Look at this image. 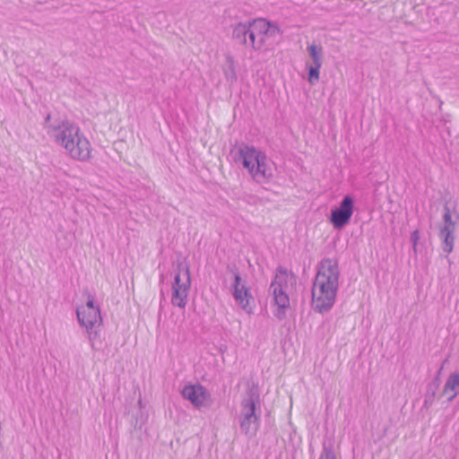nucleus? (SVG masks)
Instances as JSON below:
<instances>
[{
	"label": "nucleus",
	"instance_id": "f257e3e1",
	"mask_svg": "<svg viewBox=\"0 0 459 459\" xmlns=\"http://www.w3.org/2000/svg\"><path fill=\"white\" fill-rule=\"evenodd\" d=\"M50 115H48L44 125L48 135L60 144L71 158L87 160L91 154V144L78 126L69 120H56L50 123Z\"/></svg>",
	"mask_w": 459,
	"mask_h": 459
},
{
	"label": "nucleus",
	"instance_id": "f03ea898",
	"mask_svg": "<svg viewBox=\"0 0 459 459\" xmlns=\"http://www.w3.org/2000/svg\"><path fill=\"white\" fill-rule=\"evenodd\" d=\"M340 271L338 263L324 259L320 263L312 288V307L324 314L333 306L339 288Z\"/></svg>",
	"mask_w": 459,
	"mask_h": 459
},
{
	"label": "nucleus",
	"instance_id": "7ed1b4c3",
	"mask_svg": "<svg viewBox=\"0 0 459 459\" xmlns=\"http://www.w3.org/2000/svg\"><path fill=\"white\" fill-rule=\"evenodd\" d=\"M340 271L338 263L324 259L320 263L312 288V307L324 314L333 306L339 288Z\"/></svg>",
	"mask_w": 459,
	"mask_h": 459
},
{
	"label": "nucleus",
	"instance_id": "20e7f679",
	"mask_svg": "<svg viewBox=\"0 0 459 459\" xmlns=\"http://www.w3.org/2000/svg\"><path fill=\"white\" fill-rule=\"evenodd\" d=\"M261 417L260 394L249 387L240 403L239 427L242 433L254 436L259 429Z\"/></svg>",
	"mask_w": 459,
	"mask_h": 459
},
{
	"label": "nucleus",
	"instance_id": "39448f33",
	"mask_svg": "<svg viewBox=\"0 0 459 459\" xmlns=\"http://www.w3.org/2000/svg\"><path fill=\"white\" fill-rule=\"evenodd\" d=\"M294 278V274H289L288 270L282 266L276 269V273L273 281L270 285V290L273 292L275 305L278 310L275 316L278 319H282L285 316V309L290 306V299L286 293L289 278Z\"/></svg>",
	"mask_w": 459,
	"mask_h": 459
},
{
	"label": "nucleus",
	"instance_id": "423d86ee",
	"mask_svg": "<svg viewBox=\"0 0 459 459\" xmlns=\"http://www.w3.org/2000/svg\"><path fill=\"white\" fill-rule=\"evenodd\" d=\"M79 324L85 329L91 349L99 351L101 349L100 331L102 325V318L100 309L76 311Z\"/></svg>",
	"mask_w": 459,
	"mask_h": 459
},
{
	"label": "nucleus",
	"instance_id": "0eeeda50",
	"mask_svg": "<svg viewBox=\"0 0 459 459\" xmlns=\"http://www.w3.org/2000/svg\"><path fill=\"white\" fill-rule=\"evenodd\" d=\"M442 218L444 225L439 231V237L442 239V250L450 254L454 249L455 231L459 221V213L456 211L452 212L448 205H445Z\"/></svg>",
	"mask_w": 459,
	"mask_h": 459
},
{
	"label": "nucleus",
	"instance_id": "6e6552de",
	"mask_svg": "<svg viewBox=\"0 0 459 459\" xmlns=\"http://www.w3.org/2000/svg\"><path fill=\"white\" fill-rule=\"evenodd\" d=\"M353 211L354 199L351 195H346L339 206L332 209L330 222L335 230H342L350 222Z\"/></svg>",
	"mask_w": 459,
	"mask_h": 459
},
{
	"label": "nucleus",
	"instance_id": "1a4fd4ad",
	"mask_svg": "<svg viewBox=\"0 0 459 459\" xmlns=\"http://www.w3.org/2000/svg\"><path fill=\"white\" fill-rule=\"evenodd\" d=\"M263 153L264 152L258 151L254 146L241 144L236 149L234 161L241 162L243 167L250 173L255 167L256 162L259 161V158Z\"/></svg>",
	"mask_w": 459,
	"mask_h": 459
},
{
	"label": "nucleus",
	"instance_id": "9d476101",
	"mask_svg": "<svg viewBox=\"0 0 459 459\" xmlns=\"http://www.w3.org/2000/svg\"><path fill=\"white\" fill-rule=\"evenodd\" d=\"M233 297L245 311L251 313L250 300L254 299L250 290L242 282V278L238 273H234Z\"/></svg>",
	"mask_w": 459,
	"mask_h": 459
},
{
	"label": "nucleus",
	"instance_id": "9b49d317",
	"mask_svg": "<svg viewBox=\"0 0 459 459\" xmlns=\"http://www.w3.org/2000/svg\"><path fill=\"white\" fill-rule=\"evenodd\" d=\"M249 174L259 184L267 183L273 178V169L264 153L260 156L259 161L256 162L255 167Z\"/></svg>",
	"mask_w": 459,
	"mask_h": 459
},
{
	"label": "nucleus",
	"instance_id": "f8f14e48",
	"mask_svg": "<svg viewBox=\"0 0 459 459\" xmlns=\"http://www.w3.org/2000/svg\"><path fill=\"white\" fill-rule=\"evenodd\" d=\"M181 394L186 400L191 402L196 408L204 406L208 397L206 389L199 384L186 385Z\"/></svg>",
	"mask_w": 459,
	"mask_h": 459
},
{
	"label": "nucleus",
	"instance_id": "ddd939ff",
	"mask_svg": "<svg viewBox=\"0 0 459 459\" xmlns=\"http://www.w3.org/2000/svg\"><path fill=\"white\" fill-rule=\"evenodd\" d=\"M191 286L189 266L186 265V280L183 288L172 290L171 303L175 307L185 308L187 303L188 291Z\"/></svg>",
	"mask_w": 459,
	"mask_h": 459
},
{
	"label": "nucleus",
	"instance_id": "4468645a",
	"mask_svg": "<svg viewBox=\"0 0 459 459\" xmlns=\"http://www.w3.org/2000/svg\"><path fill=\"white\" fill-rule=\"evenodd\" d=\"M459 394V373L453 372L446 381L442 395L447 396V401L452 402Z\"/></svg>",
	"mask_w": 459,
	"mask_h": 459
},
{
	"label": "nucleus",
	"instance_id": "2eb2a0df",
	"mask_svg": "<svg viewBox=\"0 0 459 459\" xmlns=\"http://www.w3.org/2000/svg\"><path fill=\"white\" fill-rule=\"evenodd\" d=\"M251 24L250 21L247 22H238L232 26V37L238 43L247 45V34L250 30Z\"/></svg>",
	"mask_w": 459,
	"mask_h": 459
},
{
	"label": "nucleus",
	"instance_id": "dca6fc26",
	"mask_svg": "<svg viewBox=\"0 0 459 459\" xmlns=\"http://www.w3.org/2000/svg\"><path fill=\"white\" fill-rule=\"evenodd\" d=\"M251 27L253 30L258 34V36H267L268 28H270V22L265 21L264 19L253 20L250 22Z\"/></svg>",
	"mask_w": 459,
	"mask_h": 459
},
{
	"label": "nucleus",
	"instance_id": "f3484780",
	"mask_svg": "<svg viewBox=\"0 0 459 459\" xmlns=\"http://www.w3.org/2000/svg\"><path fill=\"white\" fill-rule=\"evenodd\" d=\"M224 74L226 79L230 82H234L237 81V73L235 68L234 60L231 56H227L226 63L224 66Z\"/></svg>",
	"mask_w": 459,
	"mask_h": 459
},
{
	"label": "nucleus",
	"instance_id": "a211bd4d",
	"mask_svg": "<svg viewBox=\"0 0 459 459\" xmlns=\"http://www.w3.org/2000/svg\"><path fill=\"white\" fill-rule=\"evenodd\" d=\"M247 40L248 44L247 46H251L254 49L261 48L265 42L264 36L259 37L252 27L250 28V30L247 34Z\"/></svg>",
	"mask_w": 459,
	"mask_h": 459
},
{
	"label": "nucleus",
	"instance_id": "6ab92c4d",
	"mask_svg": "<svg viewBox=\"0 0 459 459\" xmlns=\"http://www.w3.org/2000/svg\"><path fill=\"white\" fill-rule=\"evenodd\" d=\"M307 51L313 60V65H322V64H323V48L321 46H316L315 44H311L307 47Z\"/></svg>",
	"mask_w": 459,
	"mask_h": 459
},
{
	"label": "nucleus",
	"instance_id": "aec40b11",
	"mask_svg": "<svg viewBox=\"0 0 459 459\" xmlns=\"http://www.w3.org/2000/svg\"><path fill=\"white\" fill-rule=\"evenodd\" d=\"M438 388L437 387V382L435 384H429L427 392L424 398V406L429 407L433 404L436 397V394Z\"/></svg>",
	"mask_w": 459,
	"mask_h": 459
},
{
	"label": "nucleus",
	"instance_id": "412c9836",
	"mask_svg": "<svg viewBox=\"0 0 459 459\" xmlns=\"http://www.w3.org/2000/svg\"><path fill=\"white\" fill-rule=\"evenodd\" d=\"M178 272L176 273L174 277V281L172 283V290L183 288L184 281H182L181 280V272L184 271L186 273V265H184L183 264H179L178 265Z\"/></svg>",
	"mask_w": 459,
	"mask_h": 459
},
{
	"label": "nucleus",
	"instance_id": "4be33fe9",
	"mask_svg": "<svg viewBox=\"0 0 459 459\" xmlns=\"http://www.w3.org/2000/svg\"><path fill=\"white\" fill-rule=\"evenodd\" d=\"M322 65H313L308 69V82L315 84L319 80V71Z\"/></svg>",
	"mask_w": 459,
	"mask_h": 459
},
{
	"label": "nucleus",
	"instance_id": "5701e85b",
	"mask_svg": "<svg viewBox=\"0 0 459 459\" xmlns=\"http://www.w3.org/2000/svg\"><path fill=\"white\" fill-rule=\"evenodd\" d=\"M319 459H336L335 454L331 447L324 446L323 452Z\"/></svg>",
	"mask_w": 459,
	"mask_h": 459
},
{
	"label": "nucleus",
	"instance_id": "b1692460",
	"mask_svg": "<svg viewBox=\"0 0 459 459\" xmlns=\"http://www.w3.org/2000/svg\"><path fill=\"white\" fill-rule=\"evenodd\" d=\"M282 31L276 23L270 22V28H268L267 37H276L281 35Z\"/></svg>",
	"mask_w": 459,
	"mask_h": 459
},
{
	"label": "nucleus",
	"instance_id": "393cba45",
	"mask_svg": "<svg viewBox=\"0 0 459 459\" xmlns=\"http://www.w3.org/2000/svg\"><path fill=\"white\" fill-rule=\"evenodd\" d=\"M81 310H91V309H100L99 307L94 306V298L91 294H88V300L86 303V307L80 308Z\"/></svg>",
	"mask_w": 459,
	"mask_h": 459
},
{
	"label": "nucleus",
	"instance_id": "a878e982",
	"mask_svg": "<svg viewBox=\"0 0 459 459\" xmlns=\"http://www.w3.org/2000/svg\"><path fill=\"white\" fill-rule=\"evenodd\" d=\"M420 238V232L419 230H414L411 235V241L412 242L413 248L416 250V246Z\"/></svg>",
	"mask_w": 459,
	"mask_h": 459
},
{
	"label": "nucleus",
	"instance_id": "bb28decb",
	"mask_svg": "<svg viewBox=\"0 0 459 459\" xmlns=\"http://www.w3.org/2000/svg\"><path fill=\"white\" fill-rule=\"evenodd\" d=\"M441 370H442V368L438 370L437 375L432 380V382L429 383V384H435L437 382V388H439V385H440L439 374H440Z\"/></svg>",
	"mask_w": 459,
	"mask_h": 459
},
{
	"label": "nucleus",
	"instance_id": "cd10ccee",
	"mask_svg": "<svg viewBox=\"0 0 459 459\" xmlns=\"http://www.w3.org/2000/svg\"><path fill=\"white\" fill-rule=\"evenodd\" d=\"M138 403H139L140 405L142 404V400H141V399L138 401Z\"/></svg>",
	"mask_w": 459,
	"mask_h": 459
}]
</instances>
